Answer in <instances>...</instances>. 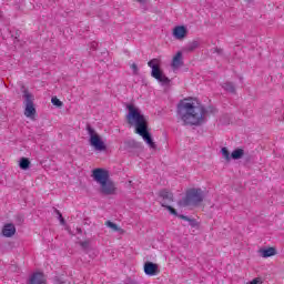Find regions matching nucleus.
<instances>
[{
  "label": "nucleus",
  "instance_id": "1",
  "mask_svg": "<svg viewBox=\"0 0 284 284\" xmlns=\"http://www.w3.org/2000/svg\"><path fill=\"white\" fill-rule=\"evenodd\" d=\"M178 114L184 125H202L205 123L207 110L203 105H194L190 100H181L178 104Z\"/></svg>",
  "mask_w": 284,
  "mask_h": 284
},
{
  "label": "nucleus",
  "instance_id": "2",
  "mask_svg": "<svg viewBox=\"0 0 284 284\" xmlns=\"http://www.w3.org/2000/svg\"><path fill=\"white\" fill-rule=\"evenodd\" d=\"M126 110H129L126 114L129 125H135L136 134L142 136L143 141L149 144L151 150H156V143H154L152 134L148 131V119H145V115L141 114V110L134 106V104H128Z\"/></svg>",
  "mask_w": 284,
  "mask_h": 284
},
{
  "label": "nucleus",
  "instance_id": "3",
  "mask_svg": "<svg viewBox=\"0 0 284 284\" xmlns=\"http://www.w3.org/2000/svg\"><path fill=\"white\" fill-rule=\"evenodd\" d=\"M92 176L94 181L101 185L100 192L105 194V196H110L116 192V186L114 185V182L110 180V172L108 170L94 169Z\"/></svg>",
  "mask_w": 284,
  "mask_h": 284
},
{
  "label": "nucleus",
  "instance_id": "4",
  "mask_svg": "<svg viewBox=\"0 0 284 284\" xmlns=\"http://www.w3.org/2000/svg\"><path fill=\"white\" fill-rule=\"evenodd\" d=\"M205 199V193L201 189H190L186 195L178 202L179 207H196Z\"/></svg>",
  "mask_w": 284,
  "mask_h": 284
},
{
  "label": "nucleus",
  "instance_id": "5",
  "mask_svg": "<svg viewBox=\"0 0 284 284\" xmlns=\"http://www.w3.org/2000/svg\"><path fill=\"white\" fill-rule=\"evenodd\" d=\"M161 60L152 59L148 62L149 68L152 69L151 77L156 79L162 85H170V78L163 74V70H161Z\"/></svg>",
  "mask_w": 284,
  "mask_h": 284
},
{
  "label": "nucleus",
  "instance_id": "6",
  "mask_svg": "<svg viewBox=\"0 0 284 284\" xmlns=\"http://www.w3.org/2000/svg\"><path fill=\"white\" fill-rule=\"evenodd\" d=\"M87 132L90 136V145L94 148L98 152H104V150H108V146L105 145V142L101 139V135L97 133V130L92 128V125L87 124Z\"/></svg>",
  "mask_w": 284,
  "mask_h": 284
},
{
  "label": "nucleus",
  "instance_id": "7",
  "mask_svg": "<svg viewBox=\"0 0 284 284\" xmlns=\"http://www.w3.org/2000/svg\"><path fill=\"white\" fill-rule=\"evenodd\" d=\"M22 97L26 104L24 115H27L29 119H32V116L37 114V109L34 108V95L24 89Z\"/></svg>",
  "mask_w": 284,
  "mask_h": 284
},
{
  "label": "nucleus",
  "instance_id": "8",
  "mask_svg": "<svg viewBox=\"0 0 284 284\" xmlns=\"http://www.w3.org/2000/svg\"><path fill=\"white\" fill-rule=\"evenodd\" d=\"M166 210H169L170 214H173V216H178V219H182V221H187L189 225L191 227H196L199 225V222H196L195 219H191L187 215L179 214V212L175 211L174 207L166 205L164 206Z\"/></svg>",
  "mask_w": 284,
  "mask_h": 284
},
{
  "label": "nucleus",
  "instance_id": "9",
  "mask_svg": "<svg viewBox=\"0 0 284 284\" xmlns=\"http://www.w3.org/2000/svg\"><path fill=\"white\" fill-rule=\"evenodd\" d=\"M159 199L162 207H168L169 203L174 202V194L168 190H162L159 193Z\"/></svg>",
  "mask_w": 284,
  "mask_h": 284
},
{
  "label": "nucleus",
  "instance_id": "10",
  "mask_svg": "<svg viewBox=\"0 0 284 284\" xmlns=\"http://www.w3.org/2000/svg\"><path fill=\"white\" fill-rule=\"evenodd\" d=\"M159 272V264H154L153 262H146L144 264V274H146V276H156Z\"/></svg>",
  "mask_w": 284,
  "mask_h": 284
},
{
  "label": "nucleus",
  "instance_id": "11",
  "mask_svg": "<svg viewBox=\"0 0 284 284\" xmlns=\"http://www.w3.org/2000/svg\"><path fill=\"white\" fill-rule=\"evenodd\" d=\"M45 275L42 272H36L31 274L28 280V284H45Z\"/></svg>",
  "mask_w": 284,
  "mask_h": 284
},
{
  "label": "nucleus",
  "instance_id": "12",
  "mask_svg": "<svg viewBox=\"0 0 284 284\" xmlns=\"http://www.w3.org/2000/svg\"><path fill=\"white\" fill-rule=\"evenodd\" d=\"M184 65V62H183V52L179 51L174 57H173V60H172V63H171V68L173 70H179V68H183Z\"/></svg>",
  "mask_w": 284,
  "mask_h": 284
},
{
  "label": "nucleus",
  "instance_id": "13",
  "mask_svg": "<svg viewBox=\"0 0 284 284\" xmlns=\"http://www.w3.org/2000/svg\"><path fill=\"white\" fill-rule=\"evenodd\" d=\"M16 232H17V227H14V224H6L2 229V234L7 239L14 236Z\"/></svg>",
  "mask_w": 284,
  "mask_h": 284
},
{
  "label": "nucleus",
  "instance_id": "14",
  "mask_svg": "<svg viewBox=\"0 0 284 284\" xmlns=\"http://www.w3.org/2000/svg\"><path fill=\"white\" fill-rule=\"evenodd\" d=\"M187 29L185 27H175L173 30V37H175V39H185Z\"/></svg>",
  "mask_w": 284,
  "mask_h": 284
},
{
  "label": "nucleus",
  "instance_id": "15",
  "mask_svg": "<svg viewBox=\"0 0 284 284\" xmlns=\"http://www.w3.org/2000/svg\"><path fill=\"white\" fill-rule=\"evenodd\" d=\"M260 254H262L263 258H270V256H276V248L274 247L261 248Z\"/></svg>",
  "mask_w": 284,
  "mask_h": 284
},
{
  "label": "nucleus",
  "instance_id": "16",
  "mask_svg": "<svg viewBox=\"0 0 284 284\" xmlns=\"http://www.w3.org/2000/svg\"><path fill=\"white\" fill-rule=\"evenodd\" d=\"M223 90H225V92H230L231 94H236V85L234 84V82H224L222 84Z\"/></svg>",
  "mask_w": 284,
  "mask_h": 284
},
{
  "label": "nucleus",
  "instance_id": "17",
  "mask_svg": "<svg viewBox=\"0 0 284 284\" xmlns=\"http://www.w3.org/2000/svg\"><path fill=\"white\" fill-rule=\"evenodd\" d=\"M244 155H245V150H243V149H235L231 153V159H233L234 161H239V159H243Z\"/></svg>",
  "mask_w": 284,
  "mask_h": 284
},
{
  "label": "nucleus",
  "instance_id": "18",
  "mask_svg": "<svg viewBox=\"0 0 284 284\" xmlns=\"http://www.w3.org/2000/svg\"><path fill=\"white\" fill-rule=\"evenodd\" d=\"M199 45H201V42H199V40H193L192 42H190L189 44H186V47L184 48V50L186 52H194V50H196V48H199Z\"/></svg>",
  "mask_w": 284,
  "mask_h": 284
},
{
  "label": "nucleus",
  "instance_id": "19",
  "mask_svg": "<svg viewBox=\"0 0 284 284\" xmlns=\"http://www.w3.org/2000/svg\"><path fill=\"white\" fill-rule=\"evenodd\" d=\"M19 166H20V170H29L30 169V160L28 158L20 159Z\"/></svg>",
  "mask_w": 284,
  "mask_h": 284
},
{
  "label": "nucleus",
  "instance_id": "20",
  "mask_svg": "<svg viewBox=\"0 0 284 284\" xmlns=\"http://www.w3.org/2000/svg\"><path fill=\"white\" fill-rule=\"evenodd\" d=\"M222 155L225 159V161H227V163H230V161H232V155L230 154V151L227 150V148H222Z\"/></svg>",
  "mask_w": 284,
  "mask_h": 284
},
{
  "label": "nucleus",
  "instance_id": "21",
  "mask_svg": "<svg viewBox=\"0 0 284 284\" xmlns=\"http://www.w3.org/2000/svg\"><path fill=\"white\" fill-rule=\"evenodd\" d=\"M105 225H106V227H110L111 230H113V232H121V227H119V225H116V223L106 221Z\"/></svg>",
  "mask_w": 284,
  "mask_h": 284
},
{
  "label": "nucleus",
  "instance_id": "22",
  "mask_svg": "<svg viewBox=\"0 0 284 284\" xmlns=\"http://www.w3.org/2000/svg\"><path fill=\"white\" fill-rule=\"evenodd\" d=\"M53 212L57 214L60 224L65 225V219H63V214H61V211H59L57 207H53Z\"/></svg>",
  "mask_w": 284,
  "mask_h": 284
},
{
  "label": "nucleus",
  "instance_id": "23",
  "mask_svg": "<svg viewBox=\"0 0 284 284\" xmlns=\"http://www.w3.org/2000/svg\"><path fill=\"white\" fill-rule=\"evenodd\" d=\"M51 103L52 105H55V108H63V102H61L57 97L51 99Z\"/></svg>",
  "mask_w": 284,
  "mask_h": 284
},
{
  "label": "nucleus",
  "instance_id": "24",
  "mask_svg": "<svg viewBox=\"0 0 284 284\" xmlns=\"http://www.w3.org/2000/svg\"><path fill=\"white\" fill-rule=\"evenodd\" d=\"M82 250H90V241L80 242Z\"/></svg>",
  "mask_w": 284,
  "mask_h": 284
},
{
  "label": "nucleus",
  "instance_id": "25",
  "mask_svg": "<svg viewBox=\"0 0 284 284\" xmlns=\"http://www.w3.org/2000/svg\"><path fill=\"white\" fill-rule=\"evenodd\" d=\"M131 70H133V74H139V67L136 65V63L131 64Z\"/></svg>",
  "mask_w": 284,
  "mask_h": 284
},
{
  "label": "nucleus",
  "instance_id": "26",
  "mask_svg": "<svg viewBox=\"0 0 284 284\" xmlns=\"http://www.w3.org/2000/svg\"><path fill=\"white\" fill-rule=\"evenodd\" d=\"M98 47H99L98 42H91V50H97Z\"/></svg>",
  "mask_w": 284,
  "mask_h": 284
},
{
  "label": "nucleus",
  "instance_id": "27",
  "mask_svg": "<svg viewBox=\"0 0 284 284\" xmlns=\"http://www.w3.org/2000/svg\"><path fill=\"white\" fill-rule=\"evenodd\" d=\"M260 283H261V278H254L248 284H260Z\"/></svg>",
  "mask_w": 284,
  "mask_h": 284
},
{
  "label": "nucleus",
  "instance_id": "28",
  "mask_svg": "<svg viewBox=\"0 0 284 284\" xmlns=\"http://www.w3.org/2000/svg\"><path fill=\"white\" fill-rule=\"evenodd\" d=\"M214 52H216L217 54H223V49L215 48Z\"/></svg>",
  "mask_w": 284,
  "mask_h": 284
},
{
  "label": "nucleus",
  "instance_id": "29",
  "mask_svg": "<svg viewBox=\"0 0 284 284\" xmlns=\"http://www.w3.org/2000/svg\"><path fill=\"white\" fill-rule=\"evenodd\" d=\"M77 233H78V234H83V230H81V227H78V229H77Z\"/></svg>",
  "mask_w": 284,
  "mask_h": 284
},
{
  "label": "nucleus",
  "instance_id": "30",
  "mask_svg": "<svg viewBox=\"0 0 284 284\" xmlns=\"http://www.w3.org/2000/svg\"><path fill=\"white\" fill-rule=\"evenodd\" d=\"M134 142H125V145H132Z\"/></svg>",
  "mask_w": 284,
  "mask_h": 284
},
{
  "label": "nucleus",
  "instance_id": "31",
  "mask_svg": "<svg viewBox=\"0 0 284 284\" xmlns=\"http://www.w3.org/2000/svg\"><path fill=\"white\" fill-rule=\"evenodd\" d=\"M139 1V3H143V0H138Z\"/></svg>",
  "mask_w": 284,
  "mask_h": 284
},
{
  "label": "nucleus",
  "instance_id": "32",
  "mask_svg": "<svg viewBox=\"0 0 284 284\" xmlns=\"http://www.w3.org/2000/svg\"><path fill=\"white\" fill-rule=\"evenodd\" d=\"M248 2H251L252 0H247Z\"/></svg>",
  "mask_w": 284,
  "mask_h": 284
}]
</instances>
